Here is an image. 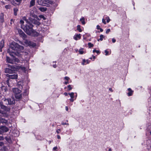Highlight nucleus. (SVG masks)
<instances>
[{
    "label": "nucleus",
    "instance_id": "nucleus-31",
    "mask_svg": "<svg viewBox=\"0 0 151 151\" xmlns=\"http://www.w3.org/2000/svg\"><path fill=\"white\" fill-rule=\"evenodd\" d=\"M39 17L40 18L43 19V20H45L46 19V18L45 17L42 15H40Z\"/></svg>",
    "mask_w": 151,
    "mask_h": 151
},
{
    "label": "nucleus",
    "instance_id": "nucleus-50",
    "mask_svg": "<svg viewBox=\"0 0 151 151\" xmlns=\"http://www.w3.org/2000/svg\"><path fill=\"white\" fill-rule=\"evenodd\" d=\"M116 40L114 38H113L112 39V41L113 43H114L116 42Z\"/></svg>",
    "mask_w": 151,
    "mask_h": 151
},
{
    "label": "nucleus",
    "instance_id": "nucleus-21",
    "mask_svg": "<svg viewBox=\"0 0 151 151\" xmlns=\"http://www.w3.org/2000/svg\"><path fill=\"white\" fill-rule=\"evenodd\" d=\"M20 23L21 24V27L22 28H23L24 26L25 25H24V21L22 20H21L20 21Z\"/></svg>",
    "mask_w": 151,
    "mask_h": 151
},
{
    "label": "nucleus",
    "instance_id": "nucleus-44",
    "mask_svg": "<svg viewBox=\"0 0 151 151\" xmlns=\"http://www.w3.org/2000/svg\"><path fill=\"white\" fill-rule=\"evenodd\" d=\"M4 145V143L3 142H0V147L3 146Z\"/></svg>",
    "mask_w": 151,
    "mask_h": 151
},
{
    "label": "nucleus",
    "instance_id": "nucleus-7",
    "mask_svg": "<svg viewBox=\"0 0 151 151\" xmlns=\"http://www.w3.org/2000/svg\"><path fill=\"white\" fill-rule=\"evenodd\" d=\"M0 105L1 109L7 111H10V109L9 108L7 107L6 106L2 105L1 103H0Z\"/></svg>",
    "mask_w": 151,
    "mask_h": 151
},
{
    "label": "nucleus",
    "instance_id": "nucleus-49",
    "mask_svg": "<svg viewBox=\"0 0 151 151\" xmlns=\"http://www.w3.org/2000/svg\"><path fill=\"white\" fill-rule=\"evenodd\" d=\"M4 138L3 136H0V140H3Z\"/></svg>",
    "mask_w": 151,
    "mask_h": 151
},
{
    "label": "nucleus",
    "instance_id": "nucleus-27",
    "mask_svg": "<svg viewBox=\"0 0 151 151\" xmlns=\"http://www.w3.org/2000/svg\"><path fill=\"white\" fill-rule=\"evenodd\" d=\"M14 61V63L15 62H16L17 63H18L19 62V59L17 58H14L13 59Z\"/></svg>",
    "mask_w": 151,
    "mask_h": 151
},
{
    "label": "nucleus",
    "instance_id": "nucleus-63",
    "mask_svg": "<svg viewBox=\"0 0 151 151\" xmlns=\"http://www.w3.org/2000/svg\"><path fill=\"white\" fill-rule=\"evenodd\" d=\"M100 29V31L101 32H102L103 31V29H102L101 28H100V29Z\"/></svg>",
    "mask_w": 151,
    "mask_h": 151
},
{
    "label": "nucleus",
    "instance_id": "nucleus-35",
    "mask_svg": "<svg viewBox=\"0 0 151 151\" xmlns=\"http://www.w3.org/2000/svg\"><path fill=\"white\" fill-rule=\"evenodd\" d=\"M106 22L107 23H109L110 20V19L109 17H106Z\"/></svg>",
    "mask_w": 151,
    "mask_h": 151
},
{
    "label": "nucleus",
    "instance_id": "nucleus-1",
    "mask_svg": "<svg viewBox=\"0 0 151 151\" xmlns=\"http://www.w3.org/2000/svg\"><path fill=\"white\" fill-rule=\"evenodd\" d=\"M33 25L30 22L26 23L22 29L24 31L29 35H30L32 33L35 32L37 34V32H35V30L33 29Z\"/></svg>",
    "mask_w": 151,
    "mask_h": 151
},
{
    "label": "nucleus",
    "instance_id": "nucleus-34",
    "mask_svg": "<svg viewBox=\"0 0 151 151\" xmlns=\"http://www.w3.org/2000/svg\"><path fill=\"white\" fill-rule=\"evenodd\" d=\"M7 65L8 67H9V68H12L15 69L14 66L11 65H9V64Z\"/></svg>",
    "mask_w": 151,
    "mask_h": 151
},
{
    "label": "nucleus",
    "instance_id": "nucleus-28",
    "mask_svg": "<svg viewBox=\"0 0 151 151\" xmlns=\"http://www.w3.org/2000/svg\"><path fill=\"white\" fill-rule=\"evenodd\" d=\"M18 84L19 86H22L23 85V81H20L18 82Z\"/></svg>",
    "mask_w": 151,
    "mask_h": 151
},
{
    "label": "nucleus",
    "instance_id": "nucleus-9",
    "mask_svg": "<svg viewBox=\"0 0 151 151\" xmlns=\"http://www.w3.org/2000/svg\"><path fill=\"white\" fill-rule=\"evenodd\" d=\"M18 32L21 36L24 38L26 37V35L21 30H19Z\"/></svg>",
    "mask_w": 151,
    "mask_h": 151
},
{
    "label": "nucleus",
    "instance_id": "nucleus-53",
    "mask_svg": "<svg viewBox=\"0 0 151 151\" xmlns=\"http://www.w3.org/2000/svg\"><path fill=\"white\" fill-rule=\"evenodd\" d=\"M96 27L98 29H99L100 28V27L99 25H97Z\"/></svg>",
    "mask_w": 151,
    "mask_h": 151
},
{
    "label": "nucleus",
    "instance_id": "nucleus-32",
    "mask_svg": "<svg viewBox=\"0 0 151 151\" xmlns=\"http://www.w3.org/2000/svg\"><path fill=\"white\" fill-rule=\"evenodd\" d=\"M100 38L99 39V40L101 41L103 40V38H104V36L102 35H101L100 36Z\"/></svg>",
    "mask_w": 151,
    "mask_h": 151
},
{
    "label": "nucleus",
    "instance_id": "nucleus-11",
    "mask_svg": "<svg viewBox=\"0 0 151 151\" xmlns=\"http://www.w3.org/2000/svg\"><path fill=\"white\" fill-rule=\"evenodd\" d=\"M6 61L10 63L13 64L14 63V62L13 60L11 59L9 57L7 56L6 57Z\"/></svg>",
    "mask_w": 151,
    "mask_h": 151
},
{
    "label": "nucleus",
    "instance_id": "nucleus-38",
    "mask_svg": "<svg viewBox=\"0 0 151 151\" xmlns=\"http://www.w3.org/2000/svg\"><path fill=\"white\" fill-rule=\"evenodd\" d=\"M10 5H6L5 6V7L6 9H9L10 8Z\"/></svg>",
    "mask_w": 151,
    "mask_h": 151
},
{
    "label": "nucleus",
    "instance_id": "nucleus-19",
    "mask_svg": "<svg viewBox=\"0 0 151 151\" xmlns=\"http://www.w3.org/2000/svg\"><path fill=\"white\" fill-rule=\"evenodd\" d=\"M39 9L42 12H45L47 11V8L46 7H40L39 8Z\"/></svg>",
    "mask_w": 151,
    "mask_h": 151
},
{
    "label": "nucleus",
    "instance_id": "nucleus-17",
    "mask_svg": "<svg viewBox=\"0 0 151 151\" xmlns=\"http://www.w3.org/2000/svg\"><path fill=\"white\" fill-rule=\"evenodd\" d=\"M7 122V121L5 119L0 117V124L1 123L6 124Z\"/></svg>",
    "mask_w": 151,
    "mask_h": 151
},
{
    "label": "nucleus",
    "instance_id": "nucleus-52",
    "mask_svg": "<svg viewBox=\"0 0 151 151\" xmlns=\"http://www.w3.org/2000/svg\"><path fill=\"white\" fill-rule=\"evenodd\" d=\"M60 131V129H59L58 130H56V132L58 134L59 133V132Z\"/></svg>",
    "mask_w": 151,
    "mask_h": 151
},
{
    "label": "nucleus",
    "instance_id": "nucleus-30",
    "mask_svg": "<svg viewBox=\"0 0 151 151\" xmlns=\"http://www.w3.org/2000/svg\"><path fill=\"white\" fill-rule=\"evenodd\" d=\"M1 89L2 90H4V92H6L7 90L6 87L5 86H2Z\"/></svg>",
    "mask_w": 151,
    "mask_h": 151
},
{
    "label": "nucleus",
    "instance_id": "nucleus-13",
    "mask_svg": "<svg viewBox=\"0 0 151 151\" xmlns=\"http://www.w3.org/2000/svg\"><path fill=\"white\" fill-rule=\"evenodd\" d=\"M8 105L12 104L15 103V101L13 99H8Z\"/></svg>",
    "mask_w": 151,
    "mask_h": 151
},
{
    "label": "nucleus",
    "instance_id": "nucleus-61",
    "mask_svg": "<svg viewBox=\"0 0 151 151\" xmlns=\"http://www.w3.org/2000/svg\"><path fill=\"white\" fill-rule=\"evenodd\" d=\"M96 52L97 54L100 53V52L99 50H96Z\"/></svg>",
    "mask_w": 151,
    "mask_h": 151
},
{
    "label": "nucleus",
    "instance_id": "nucleus-56",
    "mask_svg": "<svg viewBox=\"0 0 151 151\" xmlns=\"http://www.w3.org/2000/svg\"><path fill=\"white\" fill-rule=\"evenodd\" d=\"M109 91H111V92H112L113 91L111 88H109Z\"/></svg>",
    "mask_w": 151,
    "mask_h": 151
},
{
    "label": "nucleus",
    "instance_id": "nucleus-16",
    "mask_svg": "<svg viewBox=\"0 0 151 151\" xmlns=\"http://www.w3.org/2000/svg\"><path fill=\"white\" fill-rule=\"evenodd\" d=\"M4 46V41L3 40H1L0 42V49L1 51V49Z\"/></svg>",
    "mask_w": 151,
    "mask_h": 151
},
{
    "label": "nucleus",
    "instance_id": "nucleus-64",
    "mask_svg": "<svg viewBox=\"0 0 151 151\" xmlns=\"http://www.w3.org/2000/svg\"><path fill=\"white\" fill-rule=\"evenodd\" d=\"M53 67L54 68H56V64L53 65Z\"/></svg>",
    "mask_w": 151,
    "mask_h": 151
},
{
    "label": "nucleus",
    "instance_id": "nucleus-2",
    "mask_svg": "<svg viewBox=\"0 0 151 151\" xmlns=\"http://www.w3.org/2000/svg\"><path fill=\"white\" fill-rule=\"evenodd\" d=\"M16 44H17V43H16L14 42V43H12L11 45L10 48L8 49L7 50V52H9L11 56H13V55L12 53H14L13 51L12 50H17V47L15 46V45Z\"/></svg>",
    "mask_w": 151,
    "mask_h": 151
},
{
    "label": "nucleus",
    "instance_id": "nucleus-10",
    "mask_svg": "<svg viewBox=\"0 0 151 151\" xmlns=\"http://www.w3.org/2000/svg\"><path fill=\"white\" fill-rule=\"evenodd\" d=\"M35 0H31L30 1L29 7L31 8V7L34 6L35 4Z\"/></svg>",
    "mask_w": 151,
    "mask_h": 151
},
{
    "label": "nucleus",
    "instance_id": "nucleus-54",
    "mask_svg": "<svg viewBox=\"0 0 151 151\" xmlns=\"http://www.w3.org/2000/svg\"><path fill=\"white\" fill-rule=\"evenodd\" d=\"M57 149V147H53V150H55Z\"/></svg>",
    "mask_w": 151,
    "mask_h": 151
},
{
    "label": "nucleus",
    "instance_id": "nucleus-48",
    "mask_svg": "<svg viewBox=\"0 0 151 151\" xmlns=\"http://www.w3.org/2000/svg\"><path fill=\"white\" fill-rule=\"evenodd\" d=\"M32 16L35 18H37V16L35 14H32Z\"/></svg>",
    "mask_w": 151,
    "mask_h": 151
},
{
    "label": "nucleus",
    "instance_id": "nucleus-51",
    "mask_svg": "<svg viewBox=\"0 0 151 151\" xmlns=\"http://www.w3.org/2000/svg\"><path fill=\"white\" fill-rule=\"evenodd\" d=\"M86 62V60L85 59L83 60V62L82 63V64L83 65H85V63Z\"/></svg>",
    "mask_w": 151,
    "mask_h": 151
},
{
    "label": "nucleus",
    "instance_id": "nucleus-8",
    "mask_svg": "<svg viewBox=\"0 0 151 151\" xmlns=\"http://www.w3.org/2000/svg\"><path fill=\"white\" fill-rule=\"evenodd\" d=\"M12 91L13 93L15 94V95L20 93L21 92V90L17 88H13Z\"/></svg>",
    "mask_w": 151,
    "mask_h": 151
},
{
    "label": "nucleus",
    "instance_id": "nucleus-20",
    "mask_svg": "<svg viewBox=\"0 0 151 151\" xmlns=\"http://www.w3.org/2000/svg\"><path fill=\"white\" fill-rule=\"evenodd\" d=\"M81 37V34H77L75 35V36L74 37V39L76 40H77L78 38L80 39Z\"/></svg>",
    "mask_w": 151,
    "mask_h": 151
},
{
    "label": "nucleus",
    "instance_id": "nucleus-39",
    "mask_svg": "<svg viewBox=\"0 0 151 151\" xmlns=\"http://www.w3.org/2000/svg\"><path fill=\"white\" fill-rule=\"evenodd\" d=\"M68 90L70 91L72 89V88L71 87V86L70 85H69L68 86Z\"/></svg>",
    "mask_w": 151,
    "mask_h": 151
},
{
    "label": "nucleus",
    "instance_id": "nucleus-5",
    "mask_svg": "<svg viewBox=\"0 0 151 151\" xmlns=\"http://www.w3.org/2000/svg\"><path fill=\"white\" fill-rule=\"evenodd\" d=\"M37 2L40 5L46 6L47 4L46 2H47L45 0H37Z\"/></svg>",
    "mask_w": 151,
    "mask_h": 151
},
{
    "label": "nucleus",
    "instance_id": "nucleus-46",
    "mask_svg": "<svg viewBox=\"0 0 151 151\" xmlns=\"http://www.w3.org/2000/svg\"><path fill=\"white\" fill-rule=\"evenodd\" d=\"M62 125H69V124L68 123H64V122H62Z\"/></svg>",
    "mask_w": 151,
    "mask_h": 151
},
{
    "label": "nucleus",
    "instance_id": "nucleus-59",
    "mask_svg": "<svg viewBox=\"0 0 151 151\" xmlns=\"http://www.w3.org/2000/svg\"><path fill=\"white\" fill-rule=\"evenodd\" d=\"M0 114H3V112L0 110Z\"/></svg>",
    "mask_w": 151,
    "mask_h": 151
},
{
    "label": "nucleus",
    "instance_id": "nucleus-41",
    "mask_svg": "<svg viewBox=\"0 0 151 151\" xmlns=\"http://www.w3.org/2000/svg\"><path fill=\"white\" fill-rule=\"evenodd\" d=\"M16 2L18 3L19 4H20L22 1V0H15Z\"/></svg>",
    "mask_w": 151,
    "mask_h": 151
},
{
    "label": "nucleus",
    "instance_id": "nucleus-55",
    "mask_svg": "<svg viewBox=\"0 0 151 151\" xmlns=\"http://www.w3.org/2000/svg\"><path fill=\"white\" fill-rule=\"evenodd\" d=\"M14 20L13 19H11V22H10V24H12V22H14Z\"/></svg>",
    "mask_w": 151,
    "mask_h": 151
},
{
    "label": "nucleus",
    "instance_id": "nucleus-25",
    "mask_svg": "<svg viewBox=\"0 0 151 151\" xmlns=\"http://www.w3.org/2000/svg\"><path fill=\"white\" fill-rule=\"evenodd\" d=\"M85 19L84 17L80 19V20L81 21V23L83 24H85V22L84 21Z\"/></svg>",
    "mask_w": 151,
    "mask_h": 151
},
{
    "label": "nucleus",
    "instance_id": "nucleus-58",
    "mask_svg": "<svg viewBox=\"0 0 151 151\" xmlns=\"http://www.w3.org/2000/svg\"><path fill=\"white\" fill-rule=\"evenodd\" d=\"M64 94L65 96H67L68 95V93H66V92L64 93Z\"/></svg>",
    "mask_w": 151,
    "mask_h": 151
},
{
    "label": "nucleus",
    "instance_id": "nucleus-43",
    "mask_svg": "<svg viewBox=\"0 0 151 151\" xmlns=\"http://www.w3.org/2000/svg\"><path fill=\"white\" fill-rule=\"evenodd\" d=\"M110 31V29H108L106 30V34H108Z\"/></svg>",
    "mask_w": 151,
    "mask_h": 151
},
{
    "label": "nucleus",
    "instance_id": "nucleus-42",
    "mask_svg": "<svg viewBox=\"0 0 151 151\" xmlns=\"http://www.w3.org/2000/svg\"><path fill=\"white\" fill-rule=\"evenodd\" d=\"M102 22L104 24H106V22L105 19H102Z\"/></svg>",
    "mask_w": 151,
    "mask_h": 151
},
{
    "label": "nucleus",
    "instance_id": "nucleus-24",
    "mask_svg": "<svg viewBox=\"0 0 151 151\" xmlns=\"http://www.w3.org/2000/svg\"><path fill=\"white\" fill-rule=\"evenodd\" d=\"M14 15L16 16L17 14V12L18 11V9L17 8H14Z\"/></svg>",
    "mask_w": 151,
    "mask_h": 151
},
{
    "label": "nucleus",
    "instance_id": "nucleus-14",
    "mask_svg": "<svg viewBox=\"0 0 151 151\" xmlns=\"http://www.w3.org/2000/svg\"><path fill=\"white\" fill-rule=\"evenodd\" d=\"M15 46L16 47H17V50H23L24 48V47L23 46L19 45L17 43V44H16L15 45Z\"/></svg>",
    "mask_w": 151,
    "mask_h": 151
},
{
    "label": "nucleus",
    "instance_id": "nucleus-4",
    "mask_svg": "<svg viewBox=\"0 0 151 151\" xmlns=\"http://www.w3.org/2000/svg\"><path fill=\"white\" fill-rule=\"evenodd\" d=\"M6 76L9 78L14 79H17L18 78V75L16 73H13L11 75L7 74L6 75Z\"/></svg>",
    "mask_w": 151,
    "mask_h": 151
},
{
    "label": "nucleus",
    "instance_id": "nucleus-37",
    "mask_svg": "<svg viewBox=\"0 0 151 151\" xmlns=\"http://www.w3.org/2000/svg\"><path fill=\"white\" fill-rule=\"evenodd\" d=\"M5 139L8 142H9L10 140V138L9 137H5Z\"/></svg>",
    "mask_w": 151,
    "mask_h": 151
},
{
    "label": "nucleus",
    "instance_id": "nucleus-45",
    "mask_svg": "<svg viewBox=\"0 0 151 151\" xmlns=\"http://www.w3.org/2000/svg\"><path fill=\"white\" fill-rule=\"evenodd\" d=\"M105 52L106 53V55H108L109 52L106 50H105Z\"/></svg>",
    "mask_w": 151,
    "mask_h": 151
},
{
    "label": "nucleus",
    "instance_id": "nucleus-57",
    "mask_svg": "<svg viewBox=\"0 0 151 151\" xmlns=\"http://www.w3.org/2000/svg\"><path fill=\"white\" fill-rule=\"evenodd\" d=\"M73 99V98H71L70 99V101L72 102H73L74 101V100Z\"/></svg>",
    "mask_w": 151,
    "mask_h": 151
},
{
    "label": "nucleus",
    "instance_id": "nucleus-36",
    "mask_svg": "<svg viewBox=\"0 0 151 151\" xmlns=\"http://www.w3.org/2000/svg\"><path fill=\"white\" fill-rule=\"evenodd\" d=\"M79 52L81 54H82L83 53L84 51L82 49H80L79 51Z\"/></svg>",
    "mask_w": 151,
    "mask_h": 151
},
{
    "label": "nucleus",
    "instance_id": "nucleus-6",
    "mask_svg": "<svg viewBox=\"0 0 151 151\" xmlns=\"http://www.w3.org/2000/svg\"><path fill=\"white\" fill-rule=\"evenodd\" d=\"M29 20L32 24L34 23L35 24H37V25H39L41 24V23L39 21L35 19H33L31 18H29Z\"/></svg>",
    "mask_w": 151,
    "mask_h": 151
},
{
    "label": "nucleus",
    "instance_id": "nucleus-29",
    "mask_svg": "<svg viewBox=\"0 0 151 151\" xmlns=\"http://www.w3.org/2000/svg\"><path fill=\"white\" fill-rule=\"evenodd\" d=\"M68 94L70 95L71 98H74V93L72 92L71 93H69Z\"/></svg>",
    "mask_w": 151,
    "mask_h": 151
},
{
    "label": "nucleus",
    "instance_id": "nucleus-15",
    "mask_svg": "<svg viewBox=\"0 0 151 151\" xmlns=\"http://www.w3.org/2000/svg\"><path fill=\"white\" fill-rule=\"evenodd\" d=\"M128 93H127V94L128 96H131L133 93L134 91H132L130 88H129L128 89Z\"/></svg>",
    "mask_w": 151,
    "mask_h": 151
},
{
    "label": "nucleus",
    "instance_id": "nucleus-33",
    "mask_svg": "<svg viewBox=\"0 0 151 151\" xmlns=\"http://www.w3.org/2000/svg\"><path fill=\"white\" fill-rule=\"evenodd\" d=\"M88 45L89 48L92 47L93 46V44H92L91 42L88 43Z\"/></svg>",
    "mask_w": 151,
    "mask_h": 151
},
{
    "label": "nucleus",
    "instance_id": "nucleus-23",
    "mask_svg": "<svg viewBox=\"0 0 151 151\" xmlns=\"http://www.w3.org/2000/svg\"><path fill=\"white\" fill-rule=\"evenodd\" d=\"M22 20L23 21H25L26 22V23L30 22V21L29 20V19H27L25 17H24L23 18Z\"/></svg>",
    "mask_w": 151,
    "mask_h": 151
},
{
    "label": "nucleus",
    "instance_id": "nucleus-18",
    "mask_svg": "<svg viewBox=\"0 0 151 151\" xmlns=\"http://www.w3.org/2000/svg\"><path fill=\"white\" fill-rule=\"evenodd\" d=\"M15 96L16 98L17 99H19L22 98L21 94L20 93L15 94Z\"/></svg>",
    "mask_w": 151,
    "mask_h": 151
},
{
    "label": "nucleus",
    "instance_id": "nucleus-3",
    "mask_svg": "<svg viewBox=\"0 0 151 151\" xmlns=\"http://www.w3.org/2000/svg\"><path fill=\"white\" fill-rule=\"evenodd\" d=\"M15 70L16 69L14 68H6L5 69L4 72L6 73H9V74H12L14 73L16 70Z\"/></svg>",
    "mask_w": 151,
    "mask_h": 151
},
{
    "label": "nucleus",
    "instance_id": "nucleus-47",
    "mask_svg": "<svg viewBox=\"0 0 151 151\" xmlns=\"http://www.w3.org/2000/svg\"><path fill=\"white\" fill-rule=\"evenodd\" d=\"M67 81H68L69 79V78L68 77H65L64 78Z\"/></svg>",
    "mask_w": 151,
    "mask_h": 151
},
{
    "label": "nucleus",
    "instance_id": "nucleus-62",
    "mask_svg": "<svg viewBox=\"0 0 151 151\" xmlns=\"http://www.w3.org/2000/svg\"><path fill=\"white\" fill-rule=\"evenodd\" d=\"M65 109L67 111H68V109L67 106L65 107Z\"/></svg>",
    "mask_w": 151,
    "mask_h": 151
},
{
    "label": "nucleus",
    "instance_id": "nucleus-12",
    "mask_svg": "<svg viewBox=\"0 0 151 151\" xmlns=\"http://www.w3.org/2000/svg\"><path fill=\"white\" fill-rule=\"evenodd\" d=\"M0 129L2 130L3 132H7L9 131L8 128L7 127L4 126L1 127H0Z\"/></svg>",
    "mask_w": 151,
    "mask_h": 151
},
{
    "label": "nucleus",
    "instance_id": "nucleus-40",
    "mask_svg": "<svg viewBox=\"0 0 151 151\" xmlns=\"http://www.w3.org/2000/svg\"><path fill=\"white\" fill-rule=\"evenodd\" d=\"M8 99H5L4 101L5 102V104H8Z\"/></svg>",
    "mask_w": 151,
    "mask_h": 151
},
{
    "label": "nucleus",
    "instance_id": "nucleus-60",
    "mask_svg": "<svg viewBox=\"0 0 151 151\" xmlns=\"http://www.w3.org/2000/svg\"><path fill=\"white\" fill-rule=\"evenodd\" d=\"M57 138L58 139H60V137L59 135H57Z\"/></svg>",
    "mask_w": 151,
    "mask_h": 151
},
{
    "label": "nucleus",
    "instance_id": "nucleus-26",
    "mask_svg": "<svg viewBox=\"0 0 151 151\" xmlns=\"http://www.w3.org/2000/svg\"><path fill=\"white\" fill-rule=\"evenodd\" d=\"M77 30L79 32H82V30L81 28V26L80 25H78L77 26Z\"/></svg>",
    "mask_w": 151,
    "mask_h": 151
},
{
    "label": "nucleus",
    "instance_id": "nucleus-22",
    "mask_svg": "<svg viewBox=\"0 0 151 151\" xmlns=\"http://www.w3.org/2000/svg\"><path fill=\"white\" fill-rule=\"evenodd\" d=\"M4 14L3 13H1V14L0 17V21L1 22H3L4 21Z\"/></svg>",
    "mask_w": 151,
    "mask_h": 151
}]
</instances>
